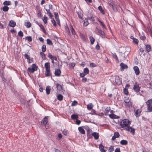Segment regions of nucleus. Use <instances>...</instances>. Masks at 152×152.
<instances>
[{"label":"nucleus","instance_id":"nucleus-28","mask_svg":"<svg viewBox=\"0 0 152 152\" xmlns=\"http://www.w3.org/2000/svg\"><path fill=\"white\" fill-rule=\"evenodd\" d=\"M63 96L61 94H59L57 96V99L59 101H61L63 99Z\"/></svg>","mask_w":152,"mask_h":152},{"label":"nucleus","instance_id":"nucleus-43","mask_svg":"<svg viewBox=\"0 0 152 152\" xmlns=\"http://www.w3.org/2000/svg\"><path fill=\"white\" fill-rule=\"evenodd\" d=\"M113 56L114 58H115L117 61H118V58L115 53L113 54Z\"/></svg>","mask_w":152,"mask_h":152},{"label":"nucleus","instance_id":"nucleus-60","mask_svg":"<svg viewBox=\"0 0 152 152\" xmlns=\"http://www.w3.org/2000/svg\"><path fill=\"white\" fill-rule=\"evenodd\" d=\"M87 79L86 77L83 78L82 79V81L83 82H85L87 81Z\"/></svg>","mask_w":152,"mask_h":152},{"label":"nucleus","instance_id":"nucleus-54","mask_svg":"<svg viewBox=\"0 0 152 152\" xmlns=\"http://www.w3.org/2000/svg\"><path fill=\"white\" fill-rule=\"evenodd\" d=\"M48 57L49 58H50L51 59L53 58V56L50 53H49L48 54Z\"/></svg>","mask_w":152,"mask_h":152},{"label":"nucleus","instance_id":"nucleus-49","mask_svg":"<svg viewBox=\"0 0 152 152\" xmlns=\"http://www.w3.org/2000/svg\"><path fill=\"white\" fill-rule=\"evenodd\" d=\"M77 104V102L76 101H74L72 103V106H75Z\"/></svg>","mask_w":152,"mask_h":152},{"label":"nucleus","instance_id":"nucleus-15","mask_svg":"<svg viewBox=\"0 0 152 152\" xmlns=\"http://www.w3.org/2000/svg\"><path fill=\"white\" fill-rule=\"evenodd\" d=\"M145 49L147 52H149L151 50V49L150 45H147L145 46Z\"/></svg>","mask_w":152,"mask_h":152},{"label":"nucleus","instance_id":"nucleus-51","mask_svg":"<svg viewBox=\"0 0 152 152\" xmlns=\"http://www.w3.org/2000/svg\"><path fill=\"white\" fill-rule=\"evenodd\" d=\"M71 29H72L71 31V32H72V34L73 35L75 34V32L74 29L72 26H71Z\"/></svg>","mask_w":152,"mask_h":152},{"label":"nucleus","instance_id":"nucleus-25","mask_svg":"<svg viewBox=\"0 0 152 152\" xmlns=\"http://www.w3.org/2000/svg\"><path fill=\"white\" fill-rule=\"evenodd\" d=\"M42 20L45 24H46L47 23V18L46 15H45L42 18Z\"/></svg>","mask_w":152,"mask_h":152},{"label":"nucleus","instance_id":"nucleus-12","mask_svg":"<svg viewBox=\"0 0 152 152\" xmlns=\"http://www.w3.org/2000/svg\"><path fill=\"white\" fill-rule=\"evenodd\" d=\"M96 29L97 30L98 32L101 34L102 37H104V31H102L101 30L98 28H96Z\"/></svg>","mask_w":152,"mask_h":152},{"label":"nucleus","instance_id":"nucleus-59","mask_svg":"<svg viewBox=\"0 0 152 152\" xmlns=\"http://www.w3.org/2000/svg\"><path fill=\"white\" fill-rule=\"evenodd\" d=\"M115 152H120V148H117L115 150Z\"/></svg>","mask_w":152,"mask_h":152},{"label":"nucleus","instance_id":"nucleus-58","mask_svg":"<svg viewBox=\"0 0 152 152\" xmlns=\"http://www.w3.org/2000/svg\"><path fill=\"white\" fill-rule=\"evenodd\" d=\"M85 74L83 73H80V76L81 77H83L85 76Z\"/></svg>","mask_w":152,"mask_h":152},{"label":"nucleus","instance_id":"nucleus-16","mask_svg":"<svg viewBox=\"0 0 152 152\" xmlns=\"http://www.w3.org/2000/svg\"><path fill=\"white\" fill-rule=\"evenodd\" d=\"M45 70L50 69V63L49 62H46L45 64Z\"/></svg>","mask_w":152,"mask_h":152},{"label":"nucleus","instance_id":"nucleus-6","mask_svg":"<svg viewBox=\"0 0 152 152\" xmlns=\"http://www.w3.org/2000/svg\"><path fill=\"white\" fill-rule=\"evenodd\" d=\"M133 69L134 71L135 72L136 75H138L140 73V71L138 67L137 66H135L134 67Z\"/></svg>","mask_w":152,"mask_h":152},{"label":"nucleus","instance_id":"nucleus-23","mask_svg":"<svg viewBox=\"0 0 152 152\" xmlns=\"http://www.w3.org/2000/svg\"><path fill=\"white\" fill-rule=\"evenodd\" d=\"M26 58L28 59V62L29 63H31V62L30 61V57L27 54H25L24 55Z\"/></svg>","mask_w":152,"mask_h":152},{"label":"nucleus","instance_id":"nucleus-29","mask_svg":"<svg viewBox=\"0 0 152 152\" xmlns=\"http://www.w3.org/2000/svg\"><path fill=\"white\" fill-rule=\"evenodd\" d=\"M25 25L27 28H29L31 26V24L29 22L26 23H25Z\"/></svg>","mask_w":152,"mask_h":152},{"label":"nucleus","instance_id":"nucleus-33","mask_svg":"<svg viewBox=\"0 0 152 152\" xmlns=\"http://www.w3.org/2000/svg\"><path fill=\"white\" fill-rule=\"evenodd\" d=\"M124 101L125 103H127L129 102L130 100L128 97H125L124 99Z\"/></svg>","mask_w":152,"mask_h":152},{"label":"nucleus","instance_id":"nucleus-50","mask_svg":"<svg viewBox=\"0 0 152 152\" xmlns=\"http://www.w3.org/2000/svg\"><path fill=\"white\" fill-rule=\"evenodd\" d=\"M90 66L92 67H95L96 66V64L93 63H91L90 64Z\"/></svg>","mask_w":152,"mask_h":152},{"label":"nucleus","instance_id":"nucleus-11","mask_svg":"<svg viewBox=\"0 0 152 152\" xmlns=\"http://www.w3.org/2000/svg\"><path fill=\"white\" fill-rule=\"evenodd\" d=\"M16 25L15 22L12 20H11L10 21V23L9 24V26L10 27H14Z\"/></svg>","mask_w":152,"mask_h":152},{"label":"nucleus","instance_id":"nucleus-40","mask_svg":"<svg viewBox=\"0 0 152 152\" xmlns=\"http://www.w3.org/2000/svg\"><path fill=\"white\" fill-rule=\"evenodd\" d=\"M56 19V21L57 22V23L60 26V20L59 19L58 16L57 17H55Z\"/></svg>","mask_w":152,"mask_h":152},{"label":"nucleus","instance_id":"nucleus-63","mask_svg":"<svg viewBox=\"0 0 152 152\" xmlns=\"http://www.w3.org/2000/svg\"><path fill=\"white\" fill-rule=\"evenodd\" d=\"M58 137L59 139L61 138L62 137V135L61 134H59L58 135Z\"/></svg>","mask_w":152,"mask_h":152},{"label":"nucleus","instance_id":"nucleus-2","mask_svg":"<svg viewBox=\"0 0 152 152\" xmlns=\"http://www.w3.org/2000/svg\"><path fill=\"white\" fill-rule=\"evenodd\" d=\"M146 105L147 106V112H151L152 111V99H149L146 102Z\"/></svg>","mask_w":152,"mask_h":152},{"label":"nucleus","instance_id":"nucleus-42","mask_svg":"<svg viewBox=\"0 0 152 152\" xmlns=\"http://www.w3.org/2000/svg\"><path fill=\"white\" fill-rule=\"evenodd\" d=\"M124 92L126 95H128V89L126 88H125L124 89Z\"/></svg>","mask_w":152,"mask_h":152},{"label":"nucleus","instance_id":"nucleus-7","mask_svg":"<svg viewBox=\"0 0 152 152\" xmlns=\"http://www.w3.org/2000/svg\"><path fill=\"white\" fill-rule=\"evenodd\" d=\"M48 117H45L42 120L41 124L45 125L48 122Z\"/></svg>","mask_w":152,"mask_h":152},{"label":"nucleus","instance_id":"nucleus-5","mask_svg":"<svg viewBox=\"0 0 152 152\" xmlns=\"http://www.w3.org/2000/svg\"><path fill=\"white\" fill-rule=\"evenodd\" d=\"M133 89L136 92H138L140 90V88L138 85L137 83L135 84L133 87Z\"/></svg>","mask_w":152,"mask_h":152},{"label":"nucleus","instance_id":"nucleus-41","mask_svg":"<svg viewBox=\"0 0 152 152\" xmlns=\"http://www.w3.org/2000/svg\"><path fill=\"white\" fill-rule=\"evenodd\" d=\"M40 54L41 56V57L42 58H43L44 59H45V54L43 53V52H41L40 53Z\"/></svg>","mask_w":152,"mask_h":152},{"label":"nucleus","instance_id":"nucleus-39","mask_svg":"<svg viewBox=\"0 0 152 152\" xmlns=\"http://www.w3.org/2000/svg\"><path fill=\"white\" fill-rule=\"evenodd\" d=\"M126 106H127L128 107H132V103L130 101L127 103Z\"/></svg>","mask_w":152,"mask_h":152},{"label":"nucleus","instance_id":"nucleus-21","mask_svg":"<svg viewBox=\"0 0 152 152\" xmlns=\"http://www.w3.org/2000/svg\"><path fill=\"white\" fill-rule=\"evenodd\" d=\"M128 142L127 140H122L120 142V143L122 145H125L127 144Z\"/></svg>","mask_w":152,"mask_h":152},{"label":"nucleus","instance_id":"nucleus-1","mask_svg":"<svg viewBox=\"0 0 152 152\" xmlns=\"http://www.w3.org/2000/svg\"><path fill=\"white\" fill-rule=\"evenodd\" d=\"M131 122L128 120L124 119L120 123V124L122 127L124 128L128 126L130 124Z\"/></svg>","mask_w":152,"mask_h":152},{"label":"nucleus","instance_id":"nucleus-3","mask_svg":"<svg viewBox=\"0 0 152 152\" xmlns=\"http://www.w3.org/2000/svg\"><path fill=\"white\" fill-rule=\"evenodd\" d=\"M38 67L34 64H33L32 67H28V71L30 73H33L35 71L37 70Z\"/></svg>","mask_w":152,"mask_h":152},{"label":"nucleus","instance_id":"nucleus-24","mask_svg":"<svg viewBox=\"0 0 152 152\" xmlns=\"http://www.w3.org/2000/svg\"><path fill=\"white\" fill-rule=\"evenodd\" d=\"M89 39L91 42V44H93L95 41L94 38L90 36L89 37Z\"/></svg>","mask_w":152,"mask_h":152},{"label":"nucleus","instance_id":"nucleus-47","mask_svg":"<svg viewBox=\"0 0 152 152\" xmlns=\"http://www.w3.org/2000/svg\"><path fill=\"white\" fill-rule=\"evenodd\" d=\"M99 22L101 25L102 27L104 28H105V25L100 20H98Z\"/></svg>","mask_w":152,"mask_h":152},{"label":"nucleus","instance_id":"nucleus-4","mask_svg":"<svg viewBox=\"0 0 152 152\" xmlns=\"http://www.w3.org/2000/svg\"><path fill=\"white\" fill-rule=\"evenodd\" d=\"M126 129L128 131L130 132L131 133L134 135L135 132V129L130 126H127V127L126 128Z\"/></svg>","mask_w":152,"mask_h":152},{"label":"nucleus","instance_id":"nucleus-38","mask_svg":"<svg viewBox=\"0 0 152 152\" xmlns=\"http://www.w3.org/2000/svg\"><path fill=\"white\" fill-rule=\"evenodd\" d=\"M90 131H91V130H90V129H89L87 131V136L89 138H91V135L90 134V133L89 132Z\"/></svg>","mask_w":152,"mask_h":152},{"label":"nucleus","instance_id":"nucleus-37","mask_svg":"<svg viewBox=\"0 0 152 152\" xmlns=\"http://www.w3.org/2000/svg\"><path fill=\"white\" fill-rule=\"evenodd\" d=\"M84 72L86 74H88L89 73V70L88 68H86L84 69Z\"/></svg>","mask_w":152,"mask_h":152},{"label":"nucleus","instance_id":"nucleus-32","mask_svg":"<svg viewBox=\"0 0 152 152\" xmlns=\"http://www.w3.org/2000/svg\"><path fill=\"white\" fill-rule=\"evenodd\" d=\"M71 118L73 119H77L78 118V116L75 114H73L71 116Z\"/></svg>","mask_w":152,"mask_h":152},{"label":"nucleus","instance_id":"nucleus-64","mask_svg":"<svg viewBox=\"0 0 152 152\" xmlns=\"http://www.w3.org/2000/svg\"><path fill=\"white\" fill-rule=\"evenodd\" d=\"M48 14V15L49 16L50 18H51L53 16V15H52L51 12L49 13V14Z\"/></svg>","mask_w":152,"mask_h":152},{"label":"nucleus","instance_id":"nucleus-57","mask_svg":"<svg viewBox=\"0 0 152 152\" xmlns=\"http://www.w3.org/2000/svg\"><path fill=\"white\" fill-rule=\"evenodd\" d=\"M88 18L89 20H91L92 21H94L95 20L93 17H88Z\"/></svg>","mask_w":152,"mask_h":152},{"label":"nucleus","instance_id":"nucleus-19","mask_svg":"<svg viewBox=\"0 0 152 152\" xmlns=\"http://www.w3.org/2000/svg\"><path fill=\"white\" fill-rule=\"evenodd\" d=\"M99 147L101 152H105V151L104 149V146L100 144L99 145Z\"/></svg>","mask_w":152,"mask_h":152},{"label":"nucleus","instance_id":"nucleus-14","mask_svg":"<svg viewBox=\"0 0 152 152\" xmlns=\"http://www.w3.org/2000/svg\"><path fill=\"white\" fill-rule=\"evenodd\" d=\"M56 87L57 88V89L59 91H61L63 92V88L62 86L61 85L59 84H57L56 85Z\"/></svg>","mask_w":152,"mask_h":152},{"label":"nucleus","instance_id":"nucleus-36","mask_svg":"<svg viewBox=\"0 0 152 152\" xmlns=\"http://www.w3.org/2000/svg\"><path fill=\"white\" fill-rule=\"evenodd\" d=\"M47 43L50 45H53L52 42L49 39H47Z\"/></svg>","mask_w":152,"mask_h":152},{"label":"nucleus","instance_id":"nucleus-48","mask_svg":"<svg viewBox=\"0 0 152 152\" xmlns=\"http://www.w3.org/2000/svg\"><path fill=\"white\" fill-rule=\"evenodd\" d=\"M115 81L116 82V83L118 85H120L121 83V82L119 80H115Z\"/></svg>","mask_w":152,"mask_h":152},{"label":"nucleus","instance_id":"nucleus-10","mask_svg":"<svg viewBox=\"0 0 152 152\" xmlns=\"http://www.w3.org/2000/svg\"><path fill=\"white\" fill-rule=\"evenodd\" d=\"M141 110V109H137V110L135 113L134 115L137 117H139L140 114Z\"/></svg>","mask_w":152,"mask_h":152},{"label":"nucleus","instance_id":"nucleus-44","mask_svg":"<svg viewBox=\"0 0 152 152\" xmlns=\"http://www.w3.org/2000/svg\"><path fill=\"white\" fill-rule=\"evenodd\" d=\"M114 135L116 137L118 138L119 136V134L118 132H115L114 133Z\"/></svg>","mask_w":152,"mask_h":152},{"label":"nucleus","instance_id":"nucleus-61","mask_svg":"<svg viewBox=\"0 0 152 152\" xmlns=\"http://www.w3.org/2000/svg\"><path fill=\"white\" fill-rule=\"evenodd\" d=\"M80 120H76V123L77 125H79L80 123Z\"/></svg>","mask_w":152,"mask_h":152},{"label":"nucleus","instance_id":"nucleus-20","mask_svg":"<svg viewBox=\"0 0 152 152\" xmlns=\"http://www.w3.org/2000/svg\"><path fill=\"white\" fill-rule=\"evenodd\" d=\"M46 91L47 94H49L50 91V87L49 86H47L46 87Z\"/></svg>","mask_w":152,"mask_h":152},{"label":"nucleus","instance_id":"nucleus-55","mask_svg":"<svg viewBox=\"0 0 152 152\" xmlns=\"http://www.w3.org/2000/svg\"><path fill=\"white\" fill-rule=\"evenodd\" d=\"M63 133L64 135H66L68 134L67 131L65 130H64L63 132Z\"/></svg>","mask_w":152,"mask_h":152},{"label":"nucleus","instance_id":"nucleus-46","mask_svg":"<svg viewBox=\"0 0 152 152\" xmlns=\"http://www.w3.org/2000/svg\"><path fill=\"white\" fill-rule=\"evenodd\" d=\"M18 35L20 37H23V32L22 31H20L18 33Z\"/></svg>","mask_w":152,"mask_h":152},{"label":"nucleus","instance_id":"nucleus-56","mask_svg":"<svg viewBox=\"0 0 152 152\" xmlns=\"http://www.w3.org/2000/svg\"><path fill=\"white\" fill-rule=\"evenodd\" d=\"M51 22L53 24L54 26H56V21L54 19L52 20Z\"/></svg>","mask_w":152,"mask_h":152},{"label":"nucleus","instance_id":"nucleus-62","mask_svg":"<svg viewBox=\"0 0 152 152\" xmlns=\"http://www.w3.org/2000/svg\"><path fill=\"white\" fill-rule=\"evenodd\" d=\"M140 38L142 40H144L145 39V36H143L140 37Z\"/></svg>","mask_w":152,"mask_h":152},{"label":"nucleus","instance_id":"nucleus-18","mask_svg":"<svg viewBox=\"0 0 152 152\" xmlns=\"http://www.w3.org/2000/svg\"><path fill=\"white\" fill-rule=\"evenodd\" d=\"M45 75L46 76H50V69H48V70H45Z\"/></svg>","mask_w":152,"mask_h":152},{"label":"nucleus","instance_id":"nucleus-52","mask_svg":"<svg viewBox=\"0 0 152 152\" xmlns=\"http://www.w3.org/2000/svg\"><path fill=\"white\" fill-rule=\"evenodd\" d=\"M115 116H116V115L113 114H111L110 115V117L113 119L116 118Z\"/></svg>","mask_w":152,"mask_h":152},{"label":"nucleus","instance_id":"nucleus-13","mask_svg":"<svg viewBox=\"0 0 152 152\" xmlns=\"http://www.w3.org/2000/svg\"><path fill=\"white\" fill-rule=\"evenodd\" d=\"M61 73V71L60 69H58L55 70V74L56 76H60Z\"/></svg>","mask_w":152,"mask_h":152},{"label":"nucleus","instance_id":"nucleus-22","mask_svg":"<svg viewBox=\"0 0 152 152\" xmlns=\"http://www.w3.org/2000/svg\"><path fill=\"white\" fill-rule=\"evenodd\" d=\"M93 104L91 103L87 105V108L88 110H91L93 108Z\"/></svg>","mask_w":152,"mask_h":152},{"label":"nucleus","instance_id":"nucleus-26","mask_svg":"<svg viewBox=\"0 0 152 152\" xmlns=\"http://www.w3.org/2000/svg\"><path fill=\"white\" fill-rule=\"evenodd\" d=\"M4 4V5H10L11 4V2L9 1H5L4 3H3Z\"/></svg>","mask_w":152,"mask_h":152},{"label":"nucleus","instance_id":"nucleus-53","mask_svg":"<svg viewBox=\"0 0 152 152\" xmlns=\"http://www.w3.org/2000/svg\"><path fill=\"white\" fill-rule=\"evenodd\" d=\"M133 42L134 43L137 44L138 43V39L134 38L133 40Z\"/></svg>","mask_w":152,"mask_h":152},{"label":"nucleus","instance_id":"nucleus-9","mask_svg":"<svg viewBox=\"0 0 152 152\" xmlns=\"http://www.w3.org/2000/svg\"><path fill=\"white\" fill-rule=\"evenodd\" d=\"M92 135L94 137L95 140H97L99 137V134L96 132H94L92 134Z\"/></svg>","mask_w":152,"mask_h":152},{"label":"nucleus","instance_id":"nucleus-34","mask_svg":"<svg viewBox=\"0 0 152 152\" xmlns=\"http://www.w3.org/2000/svg\"><path fill=\"white\" fill-rule=\"evenodd\" d=\"M88 24H89V23L88 21V19H85L84 20V25L85 26H86Z\"/></svg>","mask_w":152,"mask_h":152},{"label":"nucleus","instance_id":"nucleus-27","mask_svg":"<svg viewBox=\"0 0 152 152\" xmlns=\"http://www.w3.org/2000/svg\"><path fill=\"white\" fill-rule=\"evenodd\" d=\"M98 8L101 12H102L103 14H104V12L101 6H99V7H98Z\"/></svg>","mask_w":152,"mask_h":152},{"label":"nucleus","instance_id":"nucleus-35","mask_svg":"<svg viewBox=\"0 0 152 152\" xmlns=\"http://www.w3.org/2000/svg\"><path fill=\"white\" fill-rule=\"evenodd\" d=\"M46 45H43L42 47V51L43 52H44L46 51Z\"/></svg>","mask_w":152,"mask_h":152},{"label":"nucleus","instance_id":"nucleus-17","mask_svg":"<svg viewBox=\"0 0 152 152\" xmlns=\"http://www.w3.org/2000/svg\"><path fill=\"white\" fill-rule=\"evenodd\" d=\"M79 131L82 134H85V131L84 129L81 127H80L78 128Z\"/></svg>","mask_w":152,"mask_h":152},{"label":"nucleus","instance_id":"nucleus-30","mask_svg":"<svg viewBox=\"0 0 152 152\" xmlns=\"http://www.w3.org/2000/svg\"><path fill=\"white\" fill-rule=\"evenodd\" d=\"M9 8L7 6H4L3 8V11L6 12L7 11L9 10Z\"/></svg>","mask_w":152,"mask_h":152},{"label":"nucleus","instance_id":"nucleus-8","mask_svg":"<svg viewBox=\"0 0 152 152\" xmlns=\"http://www.w3.org/2000/svg\"><path fill=\"white\" fill-rule=\"evenodd\" d=\"M120 66H121V71L125 69H127L128 68L127 66L123 63H121L120 64Z\"/></svg>","mask_w":152,"mask_h":152},{"label":"nucleus","instance_id":"nucleus-45","mask_svg":"<svg viewBox=\"0 0 152 152\" xmlns=\"http://www.w3.org/2000/svg\"><path fill=\"white\" fill-rule=\"evenodd\" d=\"M26 39L29 41V42H31L32 40V39L31 37L28 36L27 37H26Z\"/></svg>","mask_w":152,"mask_h":152},{"label":"nucleus","instance_id":"nucleus-31","mask_svg":"<svg viewBox=\"0 0 152 152\" xmlns=\"http://www.w3.org/2000/svg\"><path fill=\"white\" fill-rule=\"evenodd\" d=\"M114 150V149L113 148V146H111L108 149V151L109 152H112Z\"/></svg>","mask_w":152,"mask_h":152}]
</instances>
